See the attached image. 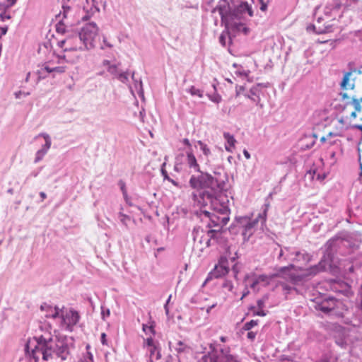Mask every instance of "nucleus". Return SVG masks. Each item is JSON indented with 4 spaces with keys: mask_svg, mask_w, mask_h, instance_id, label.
I'll return each instance as SVG.
<instances>
[{
    "mask_svg": "<svg viewBox=\"0 0 362 362\" xmlns=\"http://www.w3.org/2000/svg\"><path fill=\"white\" fill-rule=\"evenodd\" d=\"M220 340H221L222 342H226V337H220Z\"/></svg>",
    "mask_w": 362,
    "mask_h": 362,
    "instance_id": "nucleus-51",
    "label": "nucleus"
},
{
    "mask_svg": "<svg viewBox=\"0 0 362 362\" xmlns=\"http://www.w3.org/2000/svg\"><path fill=\"white\" fill-rule=\"evenodd\" d=\"M283 255V250H281L279 256L281 257Z\"/></svg>",
    "mask_w": 362,
    "mask_h": 362,
    "instance_id": "nucleus-56",
    "label": "nucleus"
},
{
    "mask_svg": "<svg viewBox=\"0 0 362 362\" xmlns=\"http://www.w3.org/2000/svg\"><path fill=\"white\" fill-rule=\"evenodd\" d=\"M119 185H120V187H121V189L122 190L123 193L125 194L126 193V189H125V184L124 182L122 181H119Z\"/></svg>",
    "mask_w": 362,
    "mask_h": 362,
    "instance_id": "nucleus-38",
    "label": "nucleus"
},
{
    "mask_svg": "<svg viewBox=\"0 0 362 362\" xmlns=\"http://www.w3.org/2000/svg\"><path fill=\"white\" fill-rule=\"evenodd\" d=\"M257 315L259 316H264L266 315V313L262 309H260V310L257 312Z\"/></svg>",
    "mask_w": 362,
    "mask_h": 362,
    "instance_id": "nucleus-43",
    "label": "nucleus"
},
{
    "mask_svg": "<svg viewBox=\"0 0 362 362\" xmlns=\"http://www.w3.org/2000/svg\"><path fill=\"white\" fill-rule=\"evenodd\" d=\"M16 0H6L8 5L12 6L16 3Z\"/></svg>",
    "mask_w": 362,
    "mask_h": 362,
    "instance_id": "nucleus-47",
    "label": "nucleus"
},
{
    "mask_svg": "<svg viewBox=\"0 0 362 362\" xmlns=\"http://www.w3.org/2000/svg\"><path fill=\"white\" fill-rule=\"evenodd\" d=\"M223 287L227 289L228 291H230L233 288V285L230 281L226 280L223 284Z\"/></svg>",
    "mask_w": 362,
    "mask_h": 362,
    "instance_id": "nucleus-30",
    "label": "nucleus"
},
{
    "mask_svg": "<svg viewBox=\"0 0 362 362\" xmlns=\"http://www.w3.org/2000/svg\"><path fill=\"white\" fill-rule=\"evenodd\" d=\"M47 153V149L42 148L36 153L35 162L40 160L43 156Z\"/></svg>",
    "mask_w": 362,
    "mask_h": 362,
    "instance_id": "nucleus-28",
    "label": "nucleus"
},
{
    "mask_svg": "<svg viewBox=\"0 0 362 362\" xmlns=\"http://www.w3.org/2000/svg\"><path fill=\"white\" fill-rule=\"evenodd\" d=\"M218 235H220V233L215 230H209L207 231L206 234L201 235L199 231H196L194 240V241L198 240L202 245L205 247L210 246L211 239L217 238Z\"/></svg>",
    "mask_w": 362,
    "mask_h": 362,
    "instance_id": "nucleus-9",
    "label": "nucleus"
},
{
    "mask_svg": "<svg viewBox=\"0 0 362 362\" xmlns=\"http://www.w3.org/2000/svg\"><path fill=\"white\" fill-rule=\"evenodd\" d=\"M249 293V291H247V292H245L243 295V296L241 297V299H243L246 295H247Z\"/></svg>",
    "mask_w": 362,
    "mask_h": 362,
    "instance_id": "nucleus-53",
    "label": "nucleus"
},
{
    "mask_svg": "<svg viewBox=\"0 0 362 362\" xmlns=\"http://www.w3.org/2000/svg\"><path fill=\"white\" fill-rule=\"evenodd\" d=\"M11 18V16L9 14H7L6 12H2L0 13V19L3 21L5 20H8Z\"/></svg>",
    "mask_w": 362,
    "mask_h": 362,
    "instance_id": "nucleus-32",
    "label": "nucleus"
},
{
    "mask_svg": "<svg viewBox=\"0 0 362 362\" xmlns=\"http://www.w3.org/2000/svg\"><path fill=\"white\" fill-rule=\"evenodd\" d=\"M219 40L222 45H225V37L223 34L221 35V36L219 37Z\"/></svg>",
    "mask_w": 362,
    "mask_h": 362,
    "instance_id": "nucleus-44",
    "label": "nucleus"
},
{
    "mask_svg": "<svg viewBox=\"0 0 362 362\" xmlns=\"http://www.w3.org/2000/svg\"><path fill=\"white\" fill-rule=\"evenodd\" d=\"M107 315V316H109L110 315V310H107V311L105 313L104 311H103V317H105V315Z\"/></svg>",
    "mask_w": 362,
    "mask_h": 362,
    "instance_id": "nucleus-49",
    "label": "nucleus"
},
{
    "mask_svg": "<svg viewBox=\"0 0 362 362\" xmlns=\"http://www.w3.org/2000/svg\"><path fill=\"white\" fill-rule=\"evenodd\" d=\"M67 350L68 347L63 341L43 336L30 339L25 345V351L30 352L36 361L40 358L44 361H49L54 355L64 358L63 355Z\"/></svg>",
    "mask_w": 362,
    "mask_h": 362,
    "instance_id": "nucleus-3",
    "label": "nucleus"
},
{
    "mask_svg": "<svg viewBox=\"0 0 362 362\" xmlns=\"http://www.w3.org/2000/svg\"><path fill=\"white\" fill-rule=\"evenodd\" d=\"M247 337L251 341H253L256 337V332L252 331L249 332L247 334Z\"/></svg>",
    "mask_w": 362,
    "mask_h": 362,
    "instance_id": "nucleus-34",
    "label": "nucleus"
},
{
    "mask_svg": "<svg viewBox=\"0 0 362 362\" xmlns=\"http://www.w3.org/2000/svg\"><path fill=\"white\" fill-rule=\"evenodd\" d=\"M259 91L260 88L259 86L252 87L250 90V94L248 95V98L262 108L263 105L260 103Z\"/></svg>",
    "mask_w": 362,
    "mask_h": 362,
    "instance_id": "nucleus-17",
    "label": "nucleus"
},
{
    "mask_svg": "<svg viewBox=\"0 0 362 362\" xmlns=\"http://www.w3.org/2000/svg\"><path fill=\"white\" fill-rule=\"evenodd\" d=\"M71 9L69 7H63V18L56 25V31L64 34L66 31V26L71 25L73 23L69 21Z\"/></svg>",
    "mask_w": 362,
    "mask_h": 362,
    "instance_id": "nucleus-10",
    "label": "nucleus"
},
{
    "mask_svg": "<svg viewBox=\"0 0 362 362\" xmlns=\"http://www.w3.org/2000/svg\"><path fill=\"white\" fill-rule=\"evenodd\" d=\"M240 8L241 12H247L250 17L253 16V11L252 7L247 3L241 4Z\"/></svg>",
    "mask_w": 362,
    "mask_h": 362,
    "instance_id": "nucleus-22",
    "label": "nucleus"
},
{
    "mask_svg": "<svg viewBox=\"0 0 362 362\" xmlns=\"http://www.w3.org/2000/svg\"><path fill=\"white\" fill-rule=\"evenodd\" d=\"M243 154L245 157L246 159H250V154L249 153V152L246 150V149H244L243 150Z\"/></svg>",
    "mask_w": 362,
    "mask_h": 362,
    "instance_id": "nucleus-41",
    "label": "nucleus"
},
{
    "mask_svg": "<svg viewBox=\"0 0 362 362\" xmlns=\"http://www.w3.org/2000/svg\"><path fill=\"white\" fill-rule=\"evenodd\" d=\"M189 93L192 95H197L198 97L199 98H202V92L196 88L194 86H192L189 89Z\"/></svg>",
    "mask_w": 362,
    "mask_h": 362,
    "instance_id": "nucleus-29",
    "label": "nucleus"
},
{
    "mask_svg": "<svg viewBox=\"0 0 362 362\" xmlns=\"http://www.w3.org/2000/svg\"><path fill=\"white\" fill-rule=\"evenodd\" d=\"M165 308L166 311L168 312V310L167 305H165Z\"/></svg>",
    "mask_w": 362,
    "mask_h": 362,
    "instance_id": "nucleus-60",
    "label": "nucleus"
},
{
    "mask_svg": "<svg viewBox=\"0 0 362 362\" xmlns=\"http://www.w3.org/2000/svg\"><path fill=\"white\" fill-rule=\"evenodd\" d=\"M214 101H215V102H216V103H219V101H220V98H218V99H217V98H215Z\"/></svg>",
    "mask_w": 362,
    "mask_h": 362,
    "instance_id": "nucleus-55",
    "label": "nucleus"
},
{
    "mask_svg": "<svg viewBox=\"0 0 362 362\" xmlns=\"http://www.w3.org/2000/svg\"><path fill=\"white\" fill-rule=\"evenodd\" d=\"M322 21H324V20L319 17L317 22L311 26L308 27V29L312 28L313 31L317 34H322L332 31V25L329 24L327 25L325 23L322 24Z\"/></svg>",
    "mask_w": 362,
    "mask_h": 362,
    "instance_id": "nucleus-12",
    "label": "nucleus"
},
{
    "mask_svg": "<svg viewBox=\"0 0 362 362\" xmlns=\"http://www.w3.org/2000/svg\"><path fill=\"white\" fill-rule=\"evenodd\" d=\"M189 186L197 191H202L199 193L200 199L196 194L193 193L192 197L194 201L201 206H206L209 203L213 209L221 214H226L228 208L224 205L218 206V194L221 192L223 184L208 173L200 171V175H192L189 181Z\"/></svg>",
    "mask_w": 362,
    "mask_h": 362,
    "instance_id": "nucleus-1",
    "label": "nucleus"
},
{
    "mask_svg": "<svg viewBox=\"0 0 362 362\" xmlns=\"http://www.w3.org/2000/svg\"><path fill=\"white\" fill-rule=\"evenodd\" d=\"M216 303H214V304H212L211 305L209 306V307H208V308L206 309V312L209 313V311H210L212 308H214V307H216Z\"/></svg>",
    "mask_w": 362,
    "mask_h": 362,
    "instance_id": "nucleus-46",
    "label": "nucleus"
},
{
    "mask_svg": "<svg viewBox=\"0 0 362 362\" xmlns=\"http://www.w3.org/2000/svg\"><path fill=\"white\" fill-rule=\"evenodd\" d=\"M332 135H333V134L330 132V133L328 134V136H332Z\"/></svg>",
    "mask_w": 362,
    "mask_h": 362,
    "instance_id": "nucleus-59",
    "label": "nucleus"
},
{
    "mask_svg": "<svg viewBox=\"0 0 362 362\" xmlns=\"http://www.w3.org/2000/svg\"><path fill=\"white\" fill-rule=\"evenodd\" d=\"M80 362H93V360L91 356H88L81 358Z\"/></svg>",
    "mask_w": 362,
    "mask_h": 362,
    "instance_id": "nucleus-35",
    "label": "nucleus"
},
{
    "mask_svg": "<svg viewBox=\"0 0 362 362\" xmlns=\"http://www.w3.org/2000/svg\"><path fill=\"white\" fill-rule=\"evenodd\" d=\"M160 358V354L159 353V351L157 352V356H156V359H159Z\"/></svg>",
    "mask_w": 362,
    "mask_h": 362,
    "instance_id": "nucleus-54",
    "label": "nucleus"
},
{
    "mask_svg": "<svg viewBox=\"0 0 362 362\" xmlns=\"http://www.w3.org/2000/svg\"><path fill=\"white\" fill-rule=\"evenodd\" d=\"M148 329L151 331H153V328L151 327H149Z\"/></svg>",
    "mask_w": 362,
    "mask_h": 362,
    "instance_id": "nucleus-61",
    "label": "nucleus"
},
{
    "mask_svg": "<svg viewBox=\"0 0 362 362\" xmlns=\"http://www.w3.org/2000/svg\"><path fill=\"white\" fill-rule=\"evenodd\" d=\"M127 219H129V216H126V215H124V214H122L121 215V221L124 223H126L125 221Z\"/></svg>",
    "mask_w": 362,
    "mask_h": 362,
    "instance_id": "nucleus-42",
    "label": "nucleus"
},
{
    "mask_svg": "<svg viewBox=\"0 0 362 362\" xmlns=\"http://www.w3.org/2000/svg\"><path fill=\"white\" fill-rule=\"evenodd\" d=\"M281 286L282 288L283 293L285 296L289 294L291 291L293 290V288L286 283H281Z\"/></svg>",
    "mask_w": 362,
    "mask_h": 362,
    "instance_id": "nucleus-25",
    "label": "nucleus"
},
{
    "mask_svg": "<svg viewBox=\"0 0 362 362\" xmlns=\"http://www.w3.org/2000/svg\"><path fill=\"white\" fill-rule=\"evenodd\" d=\"M350 76H351V73L350 72H347L344 74V77H343V80L341 83V88H346V85L349 81V78H350Z\"/></svg>",
    "mask_w": 362,
    "mask_h": 362,
    "instance_id": "nucleus-27",
    "label": "nucleus"
},
{
    "mask_svg": "<svg viewBox=\"0 0 362 362\" xmlns=\"http://www.w3.org/2000/svg\"><path fill=\"white\" fill-rule=\"evenodd\" d=\"M104 43L108 47H112V45L111 44H110L109 42H107L105 40H104Z\"/></svg>",
    "mask_w": 362,
    "mask_h": 362,
    "instance_id": "nucleus-50",
    "label": "nucleus"
},
{
    "mask_svg": "<svg viewBox=\"0 0 362 362\" xmlns=\"http://www.w3.org/2000/svg\"><path fill=\"white\" fill-rule=\"evenodd\" d=\"M172 183H173L174 185H176V186H177V183H176L175 181L172 180Z\"/></svg>",
    "mask_w": 362,
    "mask_h": 362,
    "instance_id": "nucleus-57",
    "label": "nucleus"
},
{
    "mask_svg": "<svg viewBox=\"0 0 362 362\" xmlns=\"http://www.w3.org/2000/svg\"><path fill=\"white\" fill-rule=\"evenodd\" d=\"M187 162L190 168H193L196 171L200 172V166L191 149L187 152Z\"/></svg>",
    "mask_w": 362,
    "mask_h": 362,
    "instance_id": "nucleus-16",
    "label": "nucleus"
},
{
    "mask_svg": "<svg viewBox=\"0 0 362 362\" xmlns=\"http://www.w3.org/2000/svg\"><path fill=\"white\" fill-rule=\"evenodd\" d=\"M40 136H42L45 141L50 140L49 135L46 134H40Z\"/></svg>",
    "mask_w": 362,
    "mask_h": 362,
    "instance_id": "nucleus-45",
    "label": "nucleus"
},
{
    "mask_svg": "<svg viewBox=\"0 0 362 362\" xmlns=\"http://www.w3.org/2000/svg\"><path fill=\"white\" fill-rule=\"evenodd\" d=\"M115 77L123 83L128 80V74L126 72L119 73V71H118L117 76H115Z\"/></svg>",
    "mask_w": 362,
    "mask_h": 362,
    "instance_id": "nucleus-26",
    "label": "nucleus"
},
{
    "mask_svg": "<svg viewBox=\"0 0 362 362\" xmlns=\"http://www.w3.org/2000/svg\"><path fill=\"white\" fill-rule=\"evenodd\" d=\"M98 32L99 29L94 23H88L83 27L79 37L86 48L90 49L96 46L100 40Z\"/></svg>",
    "mask_w": 362,
    "mask_h": 362,
    "instance_id": "nucleus-7",
    "label": "nucleus"
},
{
    "mask_svg": "<svg viewBox=\"0 0 362 362\" xmlns=\"http://www.w3.org/2000/svg\"><path fill=\"white\" fill-rule=\"evenodd\" d=\"M234 25L236 27V28L238 30H243L245 31V33H247V29L242 23H239V24L235 23Z\"/></svg>",
    "mask_w": 362,
    "mask_h": 362,
    "instance_id": "nucleus-33",
    "label": "nucleus"
},
{
    "mask_svg": "<svg viewBox=\"0 0 362 362\" xmlns=\"http://www.w3.org/2000/svg\"><path fill=\"white\" fill-rule=\"evenodd\" d=\"M42 310H52L50 314H47V317H53L56 318L57 317L61 316L62 323L64 326H66V328L71 327L76 325V323L78 322L80 316L76 310H74L72 309H66V310H61L60 311L57 308H54L52 309V307L45 304L41 305Z\"/></svg>",
    "mask_w": 362,
    "mask_h": 362,
    "instance_id": "nucleus-5",
    "label": "nucleus"
},
{
    "mask_svg": "<svg viewBox=\"0 0 362 362\" xmlns=\"http://www.w3.org/2000/svg\"><path fill=\"white\" fill-rule=\"evenodd\" d=\"M170 298H171V296H169V298H168V300L167 301V303H168V302L170 301Z\"/></svg>",
    "mask_w": 362,
    "mask_h": 362,
    "instance_id": "nucleus-58",
    "label": "nucleus"
},
{
    "mask_svg": "<svg viewBox=\"0 0 362 362\" xmlns=\"http://www.w3.org/2000/svg\"><path fill=\"white\" fill-rule=\"evenodd\" d=\"M257 305L259 309H263L264 308V300H259L257 301Z\"/></svg>",
    "mask_w": 362,
    "mask_h": 362,
    "instance_id": "nucleus-39",
    "label": "nucleus"
},
{
    "mask_svg": "<svg viewBox=\"0 0 362 362\" xmlns=\"http://www.w3.org/2000/svg\"><path fill=\"white\" fill-rule=\"evenodd\" d=\"M102 64H103V66L105 67L107 69V71L111 75H112L114 77L115 76H117V74H118V71H119V69H118V65L117 64H116L115 63H112L109 60H103Z\"/></svg>",
    "mask_w": 362,
    "mask_h": 362,
    "instance_id": "nucleus-18",
    "label": "nucleus"
},
{
    "mask_svg": "<svg viewBox=\"0 0 362 362\" xmlns=\"http://www.w3.org/2000/svg\"><path fill=\"white\" fill-rule=\"evenodd\" d=\"M299 255V252H296V256H298Z\"/></svg>",
    "mask_w": 362,
    "mask_h": 362,
    "instance_id": "nucleus-62",
    "label": "nucleus"
},
{
    "mask_svg": "<svg viewBox=\"0 0 362 362\" xmlns=\"http://www.w3.org/2000/svg\"><path fill=\"white\" fill-rule=\"evenodd\" d=\"M107 335L105 333H102L100 337V341L103 345L107 346Z\"/></svg>",
    "mask_w": 362,
    "mask_h": 362,
    "instance_id": "nucleus-31",
    "label": "nucleus"
},
{
    "mask_svg": "<svg viewBox=\"0 0 362 362\" xmlns=\"http://www.w3.org/2000/svg\"><path fill=\"white\" fill-rule=\"evenodd\" d=\"M223 137L226 141L225 148L228 152L232 153L235 148L236 140L233 135L228 132L223 133Z\"/></svg>",
    "mask_w": 362,
    "mask_h": 362,
    "instance_id": "nucleus-14",
    "label": "nucleus"
},
{
    "mask_svg": "<svg viewBox=\"0 0 362 362\" xmlns=\"http://www.w3.org/2000/svg\"><path fill=\"white\" fill-rule=\"evenodd\" d=\"M258 325V320H252L250 322H246L243 326V329L246 331L250 330L253 327Z\"/></svg>",
    "mask_w": 362,
    "mask_h": 362,
    "instance_id": "nucleus-23",
    "label": "nucleus"
},
{
    "mask_svg": "<svg viewBox=\"0 0 362 362\" xmlns=\"http://www.w3.org/2000/svg\"><path fill=\"white\" fill-rule=\"evenodd\" d=\"M198 144L205 156H209L211 153L210 149L206 144L203 143L202 141H199Z\"/></svg>",
    "mask_w": 362,
    "mask_h": 362,
    "instance_id": "nucleus-24",
    "label": "nucleus"
},
{
    "mask_svg": "<svg viewBox=\"0 0 362 362\" xmlns=\"http://www.w3.org/2000/svg\"><path fill=\"white\" fill-rule=\"evenodd\" d=\"M182 143H183L184 144H185L186 146H187L188 147H189V148H191V146H191V144H190V142H189V140L188 139H184L182 140Z\"/></svg>",
    "mask_w": 362,
    "mask_h": 362,
    "instance_id": "nucleus-40",
    "label": "nucleus"
},
{
    "mask_svg": "<svg viewBox=\"0 0 362 362\" xmlns=\"http://www.w3.org/2000/svg\"><path fill=\"white\" fill-rule=\"evenodd\" d=\"M40 197L42 198V200H44L47 197L46 194L45 192H41L40 193Z\"/></svg>",
    "mask_w": 362,
    "mask_h": 362,
    "instance_id": "nucleus-48",
    "label": "nucleus"
},
{
    "mask_svg": "<svg viewBox=\"0 0 362 362\" xmlns=\"http://www.w3.org/2000/svg\"><path fill=\"white\" fill-rule=\"evenodd\" d=\"M337 300L333 298H329L322 300L321 302L317 303L315 308L317 310L322 311L324 313H329L334 310L337 307Z\"/></svg>",
    "mask_w": 362,
    "mask_h": 362,
    "instance_id": "nucleus-11",
    "label": "nucleus"
},
{
    "mask_svg": "<svg viewBox=\"0 0 362 362\" xmlns=\"http://www.w3.org/2000/svg\"><path fill=\"white\" fill-rule=\"evenodd\" d=\"M82 42L77 35L67 37L58 42V45L63 49L64 59L66 62L74 63L80 57L79 52L83 50Z\"/></svg>",
    "mask_w": 362,
    "mask_h": 362,
    "instance_id": "nucleus-4",
    "label": "nucleus"
},
{
    "mask_svg": "<svg viewBox=\"0 0 362 362\" xmlns=\"http://www.w3.org/2000/svg\"><path fill=\"white\" fill-rule=\"evenodd\" d=\"M50 146H51V141L50 140H47V141H45V144L42 147V148L47 149V151L48 149L50 148Z\"/></svg>",
    "mask_w": 362,
    "mask_h": 362,
    "instance_id": "nucleus-36",
    "label": "nucleus"
},
{
    "mask_svg": "<svg viewBox=\"0 0 362 362\" xmlns=\"http://www.w3.org/2000/svg\"><path fill=\"white\" fill-rule=\"evenodd\" d=\"M64 61H66L64 59V56L60 57L52 53L51 59L40 66L38 73L40 74L47 73L48 74H52L53 77L57 74H63L66 70V66L62 65Z\"/></svg>",
    "mask_w": 362,
    "mask_h": 362,
    "instance_id": "nucleus-6",
    "label": "nucleus"
},
{
    "mask_svg": "<svg viewBox=\"0 0 362 362\" xmlns=\"http://www.w3.org/2000/svg\"><path fill=\"white\" fill-rule=\"evenodd\" d=\"M319 272L317 266L311 267L308 269L296 267L293 264L287 267H280L277 273L273 275L252 274L245 277V281L249 284L250 287L256 292L260 291L262 287L267 286L272 279L274 277H281L287 279L293 284H298L306 279L315 276Z\"/></svg>",
    "mask_w": 362,
    "mask_h": 362,
    "instance_id": "nucleus-2",
    "label": "nucleus"
},
{
    "mask_svg": "<svg viewBox=\"0 0 362 362\" xmlns=\"http://www.w3.org/2000/svg\"><path fill=\"white\" fill-rule=\"evenodd\" d=\"M260 3H261V6H260V9L263 11H266L267 10V4L263 1V0H259Z\"/></svg>",
    "mask_w": 362,
    "mask_h": 362,
    "instance_id": "nucleus-37",
    "label": "nucleus"
},
{
    "mask_svg": "<svg viewBox=\"0 0 362 362\" xmlns=\"http://www.w3.org/2000/svg\"><path fill=\"white\" fill-rule=\"evenodd\" d=\"M325 141H326V137H325V136H322V137L320 139V141H321V142H322V143H323V142H325Z\"/></svg>",
    "mask_w": 362,
    "mask_h": 362,
    "instance_id": "nucleus-52",
    "label": "nucleus"
},
{
    "mask_svg": "<svg viewBox=\"0 0 362 362\" xmlns=\"http://www.w3.org/2000/svg\"><path fill=\"white\" fill-rule=\"evenodd\" d=\"M144 346L147 349L150 354V358H151L158 349V343L155 341L151 337H149L146 339H144Z\"/></svg>",
    "mask_w": 362,
    "mask_h": 362,
    "instance_id": "nucleus-15",
    "label": "nucleus"
},
{
    "mask_svg": "<svg viewBox=\"0 0 362 362\" xmlns=\"http://www.w3.org/2000/svg\"><path fill=\"white\" fill-rule=\"evenodd\" d=\"M174 348L177 354H187L191 351V347L182 341H178Z\"/></svg>",
    "mask_w": 362,
    "mask_h": 362,
    "instance_id": "nucleus-21",
    "label": "nucleus"
},
{
    "mask_svg": "<svg viewBox=\"0 0 362 362\" xmlns=\"http://www.w3.org/2000/svg\"><path fill=\"white\" fill-rule=\"evenodd\" d=\"M204 214H205V216H208L210 218L211 222L215 226L220 225L221 223H223V225H225L227 223V221L229 219L228 218H226V217H223L221 219L219 217L216 216L215 214H211L210 212L206 211H204Z\"/></svg>",
    "mask_w": 362,
    "mask_h": 362,
    "instance_id": "nucleus-20",
    "label": "nucleus"
},
{
    "mask_svg": "<svg viewBox=\"0 0 362 362\" xmlns=\"http://www.w3.org/2000/svg\"><path fill=\"white\" fill-rule=\"evenodd\" d=\"M265 221V218L259 214L257 217L252 218L247 216L241 217L239 219L240 223L243 227V235L245 240H248L257 230L259 220Z\"/></svg>",
    "mask_w": 362,
    "mask_h": 362,
    "instance_id": "nucleus-8",
    "label": "nucleus"
},
{
    "mask_svg": "<svg viewBox=\"0 0 362 362\" xmlns=\"http://www.w3.org/2000/svg\"><path fill=\"white\" fill-rule=\"evenodd\" d=\"M229 349L221 350V354L218 356L216 362H238L235 357L228 354Z\"/></svg>",
    "mask_w": 362,
    "mask_h": 362,
    "instance_id": "nucleus-19",
    "label": "nucleus"
},
{
    "mask_svg": "<svg viewBox=\"0 0 362 362\" xmlns=\"http://www.w3.org/2000/svg\"><path fill=\"white\" fill-rule=\"evenodd\" d=\"M228 267L226 264L225 262H221L215 267L212 275L215 278H221L226 275L228 273Z\"/></svg>",
    "mask_w": 362,
    "mask_h": 362,
    "instance_id": "nucleus-13",
    "label": "nucleus"
}]
</instances>
